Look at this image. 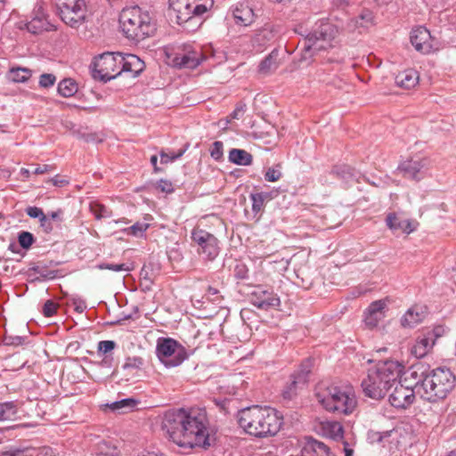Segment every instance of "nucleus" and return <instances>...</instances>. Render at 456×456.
Returning a JSON list of instances; mask_svg holds the SVG:
<instances>
[{
	"instance_id": "obj_58",
	"label": "nucleus",
	"mask_w": 456,
	"mask_h": 456,
	"mask_svg": "<svg viewBox=\"0 0 456 456\" xmlns=\"http://www.w3.org/2000/svg\"><path fill=\"white\" fill-rule=\"evenodd\" d=\"M39 222H40V226L43 228V230L46 233H49L53 231V224H52L51 220L46 216H45L43 218H41L39 220Z\"/></svg>"
},
{
	"instance_id": "obj_7",
	"label": "nucleus",
	"mask_w": 456,
	"mask_h": 456,
	"mask_svg": "<svg viewBox=\"0 0 456 456\" xmlns=\"http://www.w3.org/2000/svg\"><path fill=\"white\" fill-rule=\"evenodd\" d=\"M214 0H169V16L179 25L202 24L200 19L212 9Z\"/></svg>"
},
{
	"instance_id": "obj_52",
	"label": "nucleus",
	"mask_w": 456,
	"mask_h": 456,
	"mask_svg": "<svg viewBox=\"0 0 456 456\" xmlns=\"http://www.w3.org/2000/svg\"><path fill=\"white\" fill-rule=\"evenodd\" d=\"M71 304L74 305L75 310L82 314L86 309V304L84 299L79 297H72L70 298Z\"/></svg>"
},
{
	"instance_id": "obj_59",
	"label": "nucleus",
	"mask_w": 456,
	"mask_h": 456,
	"mask_svg": "<svg viewBox=\"0 0 456 456\" xmlns=\"http://www.w3.org/2000/svg\"><path fill=\"white\" fill-rule=\"evenodd\" d=\"M24 341V338L22 337H9L5 338V343L7 345H12V346H19L21 345Z\"/></svg>"
},
{
	"instance_id": "obj_63",
	"label": "nucleus",
	"mask_w": 456,
	"mask_h": 456,
	"mask_svg": "<svg viewBox=\"0 0 456 456\" xmlns=\"http://www.w3.org/2000/svg\"><path fill=\"white\" fill-rule=\"evenodd\" d=\"M23 451L20 449L6 451V452H1L0 456H21Z\"/></svg>"
},
{
	"instance_id": "obj_25",
	"label": "nucleus",
	"mask_w": 456,
	"mask_h": 456,
	"mask_svg": "<svg viewBox=\"0 0 456 456\" xmlns=\"http://www.w3.org/2000/svg\"><path fill=\"white\" fill-rule=\"evenodd\" d=\"M373 15L371 12L366 10L363 11L359 16L348 20L345 29L349 32L358 30L359 33H362V29L367 28L370 25H371Z\"/></svg>"
},
{
	"instance_id": "obj_28",
	"label": "nucleus",
	"mask_w": 456,
	"mask_h": 456,
	"mask_svg": "<svg viewBox=\"0 0 456 456\" xmlns=\"http://www.w3.org/2000/svg\"><path fill=\"white\" fill-rule=\"evenodd\" d=\"M419 74L415 69H405L395 77V84L404 89H411L419 83Z\"/></svg>"
},
{
	"instance_id": "obj_9",
	"label": "nucleus",
	"mask_w": 456,
	"mask_h": 456,
	"mask_svg": "<svg viewBox=\"0 0 456 456\" xmlns=\"http://www.w3.org/2000/svg\"><path fill=\"white\" fill-rule=\"evenodd\" d=\"M121 53H104L93 63V77L101 81H110L120 75Z\"/></svg>"
},
{
	"instance_id": "obj_20",
	"label": "nucleus",
	"mask_w": 456,
	"mask_h": 456,
	"mask_svg": "<svg viewBox=\"0 0 456 456\" xmlns=\"http://www.w3.org/2000/svg\"><path fill=\"white\" fill-rule=\"evenodd\" d=\"M203 60V54L200 51L191 50L183 53H178L174 59V62L179 68L195 69Z\"/></svg>"
},
{
	"instance_id": "obj_50",
	"label": "nucleus",
	"mask_w": 456,
	"mask_h": 456,
	"mask_svg": "<svg viewBox=\"0 0 456 456\" xmlns=\"http://www.w3.org/2000/svg\"><path fill=\"white\" fill-rule=\"evenodd\" d=\"M97 456H117L116 447H109L105 443L99 445Z\"/></svg>"
},
{
	"instance_id": "obj_8",
	"label": "nucleus",
	"mask_w": 456,
	"mask_h": 456,
	"mask_svg": "<svg viewBox=\"0 0 456 456\" xmlns=\"http://www.w3.org/2000/svg\"><path fill=\"white\" fill-rule=\"evenodd\" d=\"M156 354L167 368L180 365L188 356L184 346L171 338H158Z\"/></svg>"
},
{
	"instance_id": "obj_43",
	"label": "nucleus",
	"mask_w": 456,
	"mask_h": 456,
	"mask_svg": "<svg viewBox=\"0 0 456 456\" xmlns=\"http://www.w3.org/2000/svg\"><path fill=\"white\" fill-rule=\"evenodd\" d=\"M18 241L21 248L28 249L35 241L33 234L29 232H20L18 236Z\"/></svg>"
},
{
	"instance_id": "obj_13",
	"label": "nucleus",
	"mask_w": 456,
	"mask_h": 456,
	"mask_svg": "<svg viewBox=\"0 0 456 456\" xmlns=\"http://www.w3.org/2000/svg\"><path fill=\"white\" fill-rule=\"evenodd\" d=\"M431 165V160L428 157L415 156L402 162L398 169L403 174V176L420 181L423 179Z\"/></svg>"
},
{
	"instance_id": "obj_12",
	"label": "nucleus",
	"mask_w": 456,
	"mask_h": 456,
	"mask_svg": "<svg viewBox=\"0 0 456 456\" xmlns=\"http://www.w3.org/2000/svg\"><path fill=\"white\" fill-rule=\"evenodd\" d=\"M191 240L198 246L197 251L207 260H214L219 254L218 240L210 232L195 228Z\"/></svg>"
},
{
	"instance_id": "obj_32",
	"label": "nucleus",
	"mask_w": 456,
	"mask_h": 456,
	"mask_svg": "<svg viewBox=\"0 0 456 456\" xmlns=\"http://www.w3.org/2000/svg\"><path fill=\"white\" fill-rule=\"evenodd\" d=\"M278 67V51L274 50L261 61L259 71L263 74H268L274 71Z\"/></svg>"
},
{
	"instance_id": "obj_61",
	"label": "nucleus",
	"mask_w": 456,
	"mask_h": 456,
	"mask_svg": "<svg viewBox=\"0 0 456 456\" xmlns=\"http://www.w3.org/2000/svg\"><path fill=\"white\" fill-rule=\"evenodd\" d=\"M342 450L345 452V456H353L354 449L346 441L342 442Z\"/></svg>"
},
{
	"instance_id": "obj_44",
	"label": "nucleus",
	"mask_w": 456,
	"mask_h": 456,
	"mask_svg": "<svg viewBox=\"0 0 456 456\" xmlns=\"http://www.w3.org/2000/svg\"><path fill=\"white\" fill-rule=\"evenodd\" d=\"M149 224L137 222L129 228L126 229L127 234L134 235L135 237H141L149 228Z\"/></svg>"
},
{
	"instance_id": "obj_57",
	"label": "nucleus",
	"mask_w": 456,
	"mask_h": 456,
	"mask_svg": "<svg viewBox=\"0 0 456 456\" xmlns=\"http://www.w3.org/2000/svg\"><path fill=\"white\" fill-rule=\"evenodd\" d=\"M157 188L167 193H170L174 191L172 183L167 180H160L158 183Z\"/></svg>"
},
{
	"instance_id": "obj_17",
	"label": "nucleus",
	"mask_w": 456,
	"mask_h": 456,
	"mask_svg": "<svg viewBox=\"0 0 456 456\" xmlns=\"http://www.w3.org/2000/svg\"><path fill=\"white\" fill-rule=\"evenodd\" d=\"M387 303L384 300H377L372 302L366 309L364 314V323L370 328L373 329L378 326L379 322L385 317L384 309Z\"/></svg>"
},
{
	"instance_id": "obj_27",
	"label": "nucleus",
	"mask_w": 456,
	"mask_h": 456,
	"mask_svg": "<svg viewBox=\"0 0 456 456\" xmlns=\"http://www.w3.org/2000/svg\"><path fill=\"white\" fill-rule=\"evenodd\" d=\"M428 372L429 367L419 362L409 368L405 374L415 381V387H419V389H422Z\"/></svg>"
},
{
	"instance_id": "obj_47",
	"label": "nucleus",
	"mask_w": 456,
	"mask_h": 456,
	"mask_svg": "<svg viewBox=\"0 0 456 456\" xmlns=\"http://www.w3.org/2000/svg\"><path fill=\"white\" fill-rule=\"evenodd\" d=\"M56 77L53 74L44 73L39 77V86L44 88L51 87L54 85Z\"/></svg>"
},
{
	"instance_id": "obj_45",
	"label": "nucleus",
	"mask_w": 456,
	"mask_h": 456,
	"mask_svg": "<svg viewBox=\"0 0 456 456\" xmlns=\"http://www.w3.org/2000/svg\"><path fill=\"white\" fill-rule=\"evenodd\" d=\"M189 145L186 144L183 149L180 150L177 153H165L164 151L160 152V162L162 164H167L172 162L180 157H182L184 152L187 151Z\"/></svg>"
},
{
	"instance_id": "obj_14",
	"label": "nucleus",
	"mask_w": 456,
	"mask_h": 456,
	"mask_svg": "<svg viewBox=\"0 0 456 456\" xmlns=\"http://www.w3.org/2000/svg\"><path fill=\"white\" fill-rule=\"evenodd\" d=\"M411 43L416 51L428 54L438 49V41L432 37L429 30L419 26L411 32Z\"/></svg>"
},
{
	"instance_id": "obj_55",
	"label": "nucleus",
	"mask_w": 456,
	"mask_h": 456,
	"mask_svg": "<svg viewBox=\"0 0 456 456\" xmlns=\"http://www.w3.org/2000/svg\"><path fill=\"white\" fill-rule=\"evenodd\" d=\"M248 274V269L245 265L238 264L234 268V275L238 279H245Z\"/></svg>"
},
{
	"instance_id": "obj_10",
	"label": "nucleus",
	"mask_w": 456,
	"mask_h": 456,
	"mask_svg": "<svg viewBox=\"0 0 456 456\" xmlns=\"http://www.w3.org/2000/svg\"><path fill=\"white\" fill-rule=\"evenodd\" d=\"M338 26L321 20L316 23L315 28L305 38V48L307 50L320 51L330 46V42L338 34Z\"/></svg>"
},
{
	"instance_id": "obj_26",
	"label": "nucleus",
	"mask_w": 456,
	"mask_h": 456,
	"mask_svg": "<svg viewBox=\"0 0 456 456\" xmlns=\"http://www.w3.org/2000/svg\"><path fill=\"white\" fill-rule=\"evenodd\" d=\"M434 344L435 339L433 335L418 338L411 348V354L416 358H422L429 353Z\"/></svg>"
},
{
	"instance_id": "obj_31",
	"label": "nucleus",
	"mask_w": 456,
	"mask_h": 456,
	"mask_svg": "<svg viewBox=\"0 0 456 456\" xmlns=\"http://www.w3.org/2000/svg\"><path fill=\"white\" fill-rule=\"evenodd\" d=\"M332 172L346 183L354 179L358 180V173L348 165H337L333 167Z\"/></svg>"
},
{
	"instance_id": "obj_15",
	"label": "nucleus",
	"mask_w": 456,
	"mask_h": 456,
	"mask_svg": "<svg viewBox=\"0 0 456 456\" xmlns=\"http://www.w3.org/2000/svg\"><path fill=\"white\" fill-rule=\"evenodd\" d=\"M251 303L260 309L267 310L271 307L280 305V297L273 292L272 289L264 286H257L250 294Z\"/></svg>"
},
{
	"instance_id": "obj_42",
	"label": "nucleus",
	"mask_w": 456,
	"mask_h": 456,
	"mask_svg": "<svg viewBox=\"0 0 456 456\" xmlns=\"http://www.w3.org/2000/svg\"><path fill=\"white\" fill-rule=\"evenodd\" d=\"M97 268L100 270H110L113 272H130L131 268L126 264H108L102 263L97 265Z\"/></svg>"
},
{
	"instance_id": "obj_51",
	"label": "nucleus",
	"mask_w": 456,
	"mask_h": 456,
	"mask_svg": "<svg viewBox=\"0 0 456 456\" xmlns=\"http://www.w3.org/2000/svg\"><path fill=\"white\" fill-rule=\"evenodd\" d=\"M58 304L52 300H47L43 306V314L46 317H52L57 311Z\"/></svg>"
},
{
	"instance_id": "obj_16",
	"label": "nucleus",
	"mask_w": 456,
	"mask_h": 456,
	"mask_svg": "<svg viewBox=\"0 0 456 456\" xmlns=\"http://www.w3.org/2000/svg\"><path fill=\"white\" fill-rule=\"evenodd\" d=\"M414 399L413 389L408 386L399 384L389 395L388 401L395 408L405 409L413 403Z\"/></svg>"
},
{
	"instance_id": "obj_39",
	"label": "nucleus",
	"mask_w": 456,
	"mask_h": 456,
	"mask_svg": "<svg viewBox=\"0 0 456 456\" xmlns=\"http://www.w3.org/2000/svg\"><path fill=\"white\" fill-rule=\"evenodd\" d=\"M144 365V359L141 356H128L122 365V369L128 371L140 370Z\"/></svg>"
},
{
	"instance_id": "obj_41",
	"label": "nucleus",
	"mask_w": 456,
	"mask_h": 456,
	"mask_svg": "<svg viewBox=\"0 0 456 456\" xmlns=\"http://www.w3.org/2000/svg\"><path fill=\"white\" fill-rule=\"evenodd\" d=\"M270 195L267 192L253 193L250 195L252 200V209L255 212L260 211L265 200H269Z\"/></svg>"
},
{
	"instance_id": "obj_29",
	"label": "nucleus",
	"mask_w": 456,
	"mask_h": 456,
	"mask_svg": "<svg viewBox=\"0 0 456 456\" xmlns=\"http://www.w3.org/2000/svg\"><path fill=\"white\" fill-rule=\"evenodd\" d=\"M386 223L392 231H402L407 233H411L414 231L410 220L401 219L395 212L387 214Z\"/></svg>"
},
{
	"instance_id": "obj_11",
	"label": "nucleus",
	"mask_w": 456,
	"mask_h": 456,
	"mask_svg": "<svg viewBox=\"0 0 456 456\" xmlns=\"http://www.w3.org/2000/svg\"><path fill=\"white\" fill-rule=\"evenodd\" d=\"M59 16L71 28H78L86 19V0H56Z\"/></svg>"
},
{
	"instance_id": "obj_19",
	"label": "nucleus",
	"mask_w": 456,
	"mask_h": 456,
	"mask_svg": "<svg viewBox=\"0 0 456 456\" xmlns=\"http://www.w3.org/2000/svg\"><path fill=\"white\" fill-rule=\"evenodd\" d=\"M316 431L322 436L333 439L335 441L343 439L344 429L338 421H321L316 426Z\"/></svg>"
},
{
	"instance_id": "obj_2",
	"label": "nucleus",
	"mask_w": 456,
	"mask_h": 456,
	"mask_svg": "<svg viewBox=\"0 0 456 456\" xmlns=\"http://www.w3.org/2000/svg\"><path fill=\"white\" fill-rule=\"evenodd\" d=\"M239 426L249 436L267 437L276 435L282 426V416L271 407L254 405L237 414Z\"/></svg>"
},
{
	"instance_id": "obj_37",
	"label": "nucleus",
	"mask_w": 456,
	"mask_h": 456,
	"mask_svg": "<svg viewBox=\"0 0 456 456\" xmlns=\"http://www.w3.org/2000/svg\"><path fill=\"white\" fill-rule=\"evenodd\" d=\"M310 451H313L317 454H325L327 456L330 455V448L322 442L317 441L314 438L308 439L305 446L304 447V452L309 453Z\"/></svg>"
},
{
	"instance_id": "obj_3",
	"label": "nucleus",
	"mask_w": 456,
	"mask_h": 456,
	"mask_svg": "<svg viewBox=\"0 0 456 456\" xmlns=\"http://www.w3.org/2000/svg\"><path fill=\"white\" fill-rule=\"evenodd\" d=\"M403 365L395 361L379 362L369 369L366 378L362 381V387L366 396L379 400L398 381Z\"/></svg>"
},
{
	"instance_id": "obj_30",
	"label": "nucleus",
	"mask_w": 456,
	"mask_h": 456,
	"mask_svg": "<svg viewBox=\"0 0 456 456\" xmlns=\"http://www.w3.org/2000/svg\"><path fill=\"white\" fill-rule=\"evenodd\" d=\"M229 160L236 165L248 166L253 161V157L245 150L232 149L229 151Z\"/></svg>"
},
{
	"instance_id": "obj_21",
	"label": "nucleus",
	"mask_w": 456,
	"mask_h": 456,
	"mask_svg": "<svg viewBox=\"0 0 456 456\" xmlns=\"http://www.w3.org/2000/svg\"><path fill=\"white\" fill-rule=\"evenodd\" d=\"M232 12L233 19L238 25L248 26L255 20L254 11L247 3H238Z\"/></svg>"
},
{
	"instance_id": "obj_40",
	"label": "nucleus",
	"mask_w": 456,
	"mask_h": 456,
	"mask_svg": "<svg viewBox=\"0 0 456 456\" xmlns=\"http://www.w3.org/2000/svg\"><path fill=\"white\" fill-rule=\"evenodd\" d=\"M90 210L96 219L108 218L112 216L111 210H110L106 206L98 202L91 203Z\"/></svg>"
},
{
	"instance_id": "obj_53",
	"label": "nucleus",
	"mask_w": 456,
	"mask_h": 456,
	"mask_svg": "<svg viewBox=\"0 0 456 456\" xmlns=\"http://www.w3.org/2000/svg\"><path fill=\"white\" fill-rule=\"evenodd\" d=\"M26 213L29 217L38 218L39 220L45 216L43 210L37 207H28Z\"/></svg>"
},
{
	"instance_id": "obj_24",
	"label": "nucleus",
	"mask_w": 456,
	"mask_h": 456,
	"mask_svg": "<svg viewBox=\"0 0 456 456\" xmlns=\"http://www.w3.org/2000/svg\"><path fill=\"white\" fill-rule=\"evenodd\" d=\"M279 33L278 28L273 24H265L259 29L254 36L252 42L254 45L263 47L269 43L273 42L277 34Z\"/></svg>"
},
{
	"instance_id": "obj_18",
	"label": "nucleus",
	"mask_w": 456,
	"mask_h": 456,
	"mask_svg": "<svg viewBox=\"0 0 456 456\" xmlns=\"http://www.w3.org/2000/svg\"><path fill=\"white\" fill-rule=\"evenodd\" d=\"M120 61V74L128 73L132 77H137L145 68L144 62L134 54H123Z\"/></svg>"
},
{
	"instance_id": "obj_49",
	"label": "nucleus",
	"mask_w": 456,
	"mask_h": 456,
	"mask_svg": "<svg viewBox=\"0 0 456 456\" xmlns=\"http://www.w3.org/2000/svg\"><path fill=\"white\" fill-rule=\"evenodd\" d=\"M116 347V343L113 340H102L98 343V352L104 354L111 352Z\"/></svg>"
},
{
	"instance_id": "obj_23",
	"label": "nucleus",
	"mask_w": 456,
	"mask_h": 456,
	"mask_svg": "<svg viewBox=\"0 0 456 456\" xmlns=\"http://www.w3.org/2000/svg\"><path fill=\"white\" fill-rule=\"evenodd\" d=\"M310 372L309 368L300 370L297 374H293L291 376V382L289 386L285 387L283 390V397L285 399H292L296 395L298 388H301L302 386L305 385L307 374Z\"/></svg>"
},
{
	"instance_id": "obj_35",
	"label": "nucleus",
	"mask_w": 456,
	"mask_h": 456,
	"mask_svg": "<svg viewBox=\"0 0 456 456\" xmlns=\"http://www.w3.org/2000/svg\"><path fill=\"white\" fill-rule=\"evenodd\" d=\"M137 404V401L133 398H126L120 401L114 402L107 406L112 411H118V413H125L127 410H132Z\"/></svg>"
},
{
	"instance_id": "obj_22",
	"label": "nucleus",
	"mask_w": 456,
	"mask_h": 456,
	"mask_svg": "<svg viewBox=\"0 0 456 456\" xmlns=\"http://www.w3.org/2000/svg\"><path fill=\"white\" fill-rule=\"evenodd\" d=\"M426 314V307L414 305L411 307L402 317L401 324L404 328H413L423 321Z\"/></svg>"
},
{
	"instance_id": "obj_46",
	"label": "nucleus",
	"mask_w": 456,
	"mask_h": 456,
	"mask_svg": "<svg viewBox=\"0 0 456 456\" xmlns=\"http://www.w3.org/2000/svg\"><path fill=\"white\" fill-rule=\"evenodd\" d=\"M281 166L277 165L273 167H269L265 173V179L267 182H277L281 176Z\"/></svg>"
},
{
	"instance_id": "obj_38",
	"label": "nucleus",
	"mask_w": 456,
	"mask_h": 456,
	"mask_svg": "<svg viewBox=\"0 0 456 456\" xmlns=\"http://www.w3.org/2000/svg\"><path fill=\"white\" fill-rule=\"evenodd\" d=\"M49 23L43 16H36L27 24L28 30L32 34H38L47 29Z\"/></svg>"
},
{
	"instance_id": "obj_6",
	"label": "nucleus",
	"mask_w": 456,
	"mask_h": 456,
	"mask_svg": "<svg viewBox=\"0 0 456 456\" xmlns=\"http://www.w3.org/2000/svg\"><path fill=\"white\" fill-rule=\"evenodd\" d=\"M456 378L450 369L439 367L429 370L423 384L422 397L431 403L445 399L455 387Z\"/></svg>"
},
{
	"instance_id": "obj_33",
	"label": "nucleus",
	"mask_w": 456,
	"mask_h": 456,
	"mask_svg": "<svg viewBox=\"0 0 456 456\" xmlns=\"http://www.w3.org/2000/svg\"><path fill=\"white\" fill-rule=\"evenodd\" d=\"M78 86L72 78H65L58 85V92L63 97H71L77 92Z\"/></svg>"
},
{
	"instance_id": "obj_60",
	"label": "nucleus",
	"mask_w": 456,
	"mask_h": 456,
	"mask_svg": "<svg viewBox=\"0 0 456 456\" xmlns=\"http://www.w3.org/2000/svg\"><path fill=\"white\" fill-rule=\"evenodd\" d=\"M37 456H57L54 451L51 447L40 448L37 453Z\"/></svg>"
},
{
	"instance_id": "obj_54",
	"label": "nucleus",
	"mask_w": 456,
	"mask_h": 456,
	"mask_svg": "<svg viewBox=\"0 0 456 456\" xmlns=\"http://www.w3.org/2000/svg\"><path fill=\"white\" fill-rule=\"evenodd\" d=\"M207 297L210 301L214 303H219L222 298V296L219 295L218 289L213 287H208L207 290Z\"/></svg>"
},
{
	"instance_id": "obj_48",
	"label": "nucleus",
	"mask_w": 456,
	"mask_h": 456,
	"mask_svg": "<svg viewBox=\"0 0 456 456\" xmlns=\"http://www.w3.org/2000/svg\"><path fill=\"white\" fill-rule=\"evenodd\" d=\"M223 149L224 144L222 142H215L210 148V156L216 160H220L223 158Z\"/></svg>"
},
{
	"instance_id": "obj_34",
	"label": "nucleus",
	"mask_w": 456,
	"mask_h": 456,
	"mask_svg": "<svg viewBox=\"0 0 456 456\" xmlns=\"http://www.w3.org/2000/svg\"><path fill=\"white\" fill-rule=\"evenodd\" d=\"M16 415L17 406L13 402L0 403V422L14 419Z\"/></svg>"
},
{
	"instance_id": "obj_1",
	"label": "nucleus",
	"mask_w": 456,
	"mask_h": 456,
	"mask_svg": "<svg viewBox=\"0 0 456 456\" xmlns=\"http://www.w3.org/2000/svg\"><path fill=\"white\" fill-rule=\"evenodd\" d=\"M208 425L204 408L168 411L162 421V428L172 441L184 448L208 446Z\"/></svg>"
},
{
	"instance_id": "obj_4",
	"label": "nucleus",
	"mask_w": 456,
	"mask_h": 456,
	"mask_svg": "<svg viewBox=\"0 0 456 456\" xmlns=\"http://www.w3.org/2000/svg\"><path fill=\"white\" fill-rule=\"evenodd\" d=\"M315 396L323 409L338 415H349L357 405L354 391L349 386L321 384L316 387Z\"/></svg>"
},
{
	"instance_id": "obj_62",
	"label": "nucleus",
	"mask_w": 456,
	"mask_h": 456,
	"mask_svg": "<svg viewBox=\"0 0 456 456\" xmlns=\"http://www.w3.org/2000/svg\"><path fill=\"white\" fill-rule=\"evenodd\" d=\"M52 170V167L49 165H42L36 167V169L33 171L35 175H42L46 172H49Z\"/></svg>"
},
{
	"instance_id": "obj_36",
	"label": "nucleus",
	"mask_w": 456,
	"mask_h": 456,
	"mask_svg": "<svg viewBox=\"0 0 456 456\" xmlns=\"http://www.w3.org/2000/svg\"><path fill=\"white\" fill-rule=\"evenodd\" d=\"M31 71L25 68H12L8 72V79L15 83H23L29 79Z\"/></svg>"
},
{
	"instance_id": "obj_5",
	"label": "nucleus",
	"mask_w": 456,
	"mask_h": 456,
	"mask_svg": "<svg viewBox=\"0 0 456 456\" xmlns=\"http://www.w3.org/2000/svg\"><path fill=\"white\" fill-rule=\"evenodd\" d=\"M119 23L125 37L135 42L152 36L156 30L151 13L138 5L124 8L119 16Z\"/></svg>"
},
{
	"instance_id": "obj_64",
	"label": "nucleus",
	"mask_w": 456,
	"mask_h": 456,
	"mask_svg": "<svg viewBox=\"0 0 456 456\" xmlns=\"http://www.w3.org/2000/svg\"><path fill=\"white\" fill-rule=\"evenodd\" d=\"M52 182L55 186H59V187H62L68 183V182L66 180L61 179L58 176L53 178Z\"/></svg>"
},
{
	"instance_id": "obj_56",
	"label": "nucleus",
	"mask_w": 456,
	"mask_h": 456,
	"mask_svg": "<svg viewBox=\"0 0 456 456\" xmlns=\"http://www.w3.org/2000/svg\"><path fill=\"white\" fill-rule=\"evenodd\" d=\"M245 112V105L239 104L236 106L235 110L228 116L227 118L232 119H240Z\"/></svg>"
}]
</instances>
